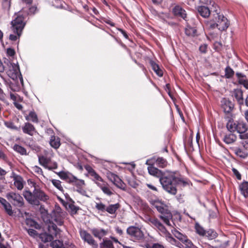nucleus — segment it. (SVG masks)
<instances>
[{"mask_svg": "<svg viewBox=\"0 0 248 248\" xmlns=\"http://www.w3.org/2000/svg\"><path fill=\"white\" fill-rule=\"evenodd\" d=\"M155 160V158H153L146 161V164L149 165L148 170L149 174L159 177L160 182L163 188L168 193L175 195L177 191L176 185L183 184L185 185L184 181L175 172L166 171L163 173L152 164V161Z\"/></svg>", "mask_w": 248, "mask_h": 248, "instance_id": "obj_1", "label": "nucleus"}, {"mask_svg": "<svg viewBox=\"0 0 248 248\" xmlns=\"http://www.w3.org/2000/svg\"><path fill=\"white\" fill-rule=\"evenodd\" d=\"M88 174L92 177V180L106 195L110 196L113 194V192L109 186L108 184L89 165L84 167Z\"/></svg>", "mask_w": 248, "mask_h": 248, "instance_id": "obj_2", "label": "nucleus"}, {"mask_svg": "<svg viewBox=\"0 0 248 248\" xmlns=\"http://www.w3.org/2000/svg\"><path fill=\"white\" fill-rule=\"evenodd\" d=\"M151 203L155 206L157 211L161 214L159 218L169 227H172L170 223L172 216L169 210L168 206L159 200H152Z\"/></svg>", "mask_w": 248, "mask_h": 248, "instance_id": "obj_3", "label": "nucleus"}, {"mask_svg": "<svg viewBox=\"0 0 248 248\" xmlns=\"http://www.w3.org/2000/svg\"><path fill=\"white\" fill-rule=\"evenodd\" d=\"M25 25L24 17L20 14H16L14 16V19L11 21V30L16 35L10 34L9 39L11 41H16L19 38Z\"/></svg>", "mask_w": 248, "mask_h": 248, "instance_id": "obj_4", "label": "nucleus"}, {"mask_svg": "<svg viewBox=\"0 0 248 248\" xmlns=\"http://www.w3.org/2000/svg\"><path fill=\"white\" fill-rule=\"evenodd\" d=\"M149 222L154 226L161 235L166 237V240L172 245L178 246L176 243V240L173 238L170 234L168 232L164 226L155 217H151L149 219Z\"/></svg>", "mask_w": 248, "mask_h": 248, "instance_id": "obj_5", "label": "nucleus"}, {"mask_svg": "<svg viewBox=\"0 0 248 248\" xmlns=\"http://www.w3.org/2000/svg\"><path fill=\"white\" fill-rule=\"evenodd\" d=\"M52 156L53 153L52 151H45L44 155L38 156L40 164L49 170L57 169L58 167L57 163L56 162L51 161Z\"/></svg>", "mask_w": 248, "mask_h": 248, "instance_id": "obj_6", "label": "nucleus"}, {"mask_svg": "<svg viewBox=\"0 0 248 248\" xmlns=\"http://www.w3.org/2000/svg\"><path fill=\"white\" fill-rule=\"evenodd\" d=\"M226 127L230 132L236 131L239 133L247 132L248 130L247 124L242 121L229 120L227 123Z\"/></svg>", "mask_w": 248, "mask_h": 248, "instance_id": "obj_7", "label": "nucleus"}, {"mask_svg": "<svg viewBox=\"0 0 248 248\" xmlns=\"http://www.w3.org/2000/svg\"><path fill=\"white\" fill-rule=\"evenodd\" d=\"M48 231L51 234L45 232L40 235L41 240L45 243L50 242L53 240V234L57 237L60 232V230L57 228L56 225L53 224L51 226H48Z\"/></svg>", "mask_w": 248, "mask_h": 248, "instance_id": "obj_8", "label": "nucleus"}, {"mask_svg": "<svg viewBox=\"0 0 248 248\" xmlns=\"http://www.w3.org/2000/svg\"><path fill=\"white\" fill-rule=\"evenodd\" d=\"M9 77L14 80L19 78L21 84H23V78L20 72L19 67L17 63H10L9 70L7 72Z\"/></svg>", "mask_w": 248, "mask_h": 248, "instance_id": "obj_9", "label": "nucleus"}, {"mask_svg": "<svg viewBox=\"0 0 248 248\" xmlns=\"http://www.w3.org/2000/svg\"><path fill=\"white\" fill-rule=\"evenodd\" d=\"M127 234L131 238L136 240H140L144 238V233L141 229L139 227L131 226L127 228Z\"/></svg>", "mask_w": 248, "mask_h": 248, "instance_id": "obj_10", "label": "nucleus"}, {"mask_svg": "<svg viewBox=\"0 0 248 248\" xmlns=\"http://www.w3.org/2000/svg\"><path fill=\"white\" fill-rule=\"evenodd\" d=\"M6 197L9 202L15 206L22 207L24 205L23 199L18 193L11 192L6 194Z\"/></svg>", "mask_w": 248, "mask_h": 248, "instance_id": "obj_11", "label": "nucleus"}, {"mask_svg": "<svg viewBox=\"0 0 248 248\" xmlns=\"http://www.w3.org/2000/svg\"><path fill=\"white\" fill-rule=\"evenodd\" d=\"M66 213L62 211L59 206H56L53 212L52 218L59 225H62L63 223V219L65 217Z\"/></svg>", "mask_w": 248, "mask_h": 248, "instance_id": "obj_12", "label": "nucleus"}, {"mask_svg": "<svg viewBox=\"0 0 248 248\" xmlns=\"http://www.w3.org/2000/svg\"><path fill=\"white\" fill-rule=\"evenodd\" d=\"M215 20L217 22V28L221 31L226 30L229 26V23L227 19L223 15H217L215 17Z\"/></svg>", "mask_w": 248, "mask_h": 248, "instance_id": "obj_13", "label": "nucleus"}, {"mask_svg": "<svg viewBox=\"0 0 248 248\" xmlns=\"http://www.w3.org/2000/svg\"><path fill=\"white\" fill-rule=\"evenodd\" d=\"M80 235L84 242H87L93 248H96L97 247V244L89 233L84 230H80Z\"/></svg>", "mask_w": 248, "mask_h": 248, "instance_id": "obj_14", "label": "nucleus"}, {"mask_svg": "<svg viewBox=\"0 0 248 248\" xmlns=\"http://www.w3.org/2000/svg\"><path fill=\"white\" fill-rule=\"evenodd\" d=\"M23 196L25 199L30 204L34 205H39L40 202H38L37 196L34 193V189L32 192H31L29 190H25L23 192Z\"/></svg>", "mask_w": 248, "mask_h": 248, "instance_id": "obj_15", "label": "nucleus"}, {"mask_svg": "<svg viewBox=\"0 0 248 248\" xmlns=\"http://www.w3.org/2000/svg\"><path fill=\"white\" fill-rule=\"evenodd\" d=\"M33 186L34 187V193L36 194L38 202L40 201L46 202L49 199V196L40 188H37L36 184L33 183Z\"/></svg>", "mask_w": 248, "mask_h": 248, "instance_id": "obj_16", "label": "nucleus"}, {"mask_svg": "<svg viewBox=\"0 0 248 248\" xmlns=\"http://www.w3.org/2000/svg\"><path fill=\"white\" fill-rule=\"evenodd\" d=\"M107 177L116 186L120 188L122 186V180L117 175L109 171L107 173Z\"/></svg>", "mask_w": 248, "mask_h": 248, "instance_id": "obj_17", "label": "nucleus"}, {"mask_svg": "<svg viewBox=\"0 0 248 248\" xmlns=\"http://www.w3.org/2000/svg\"><path fill=\"white\" fill-rule=\"evenodd\" d=\"M221 107L226 113L230 112L234 108V104L227 98H224L221 100Z\"/></svg>", "mask_w": 248, "mask_h": 248, "instance_id": "obj_18", "label": "nucleus"}, {"mask_svg": "<svg viewBox=\"0 0 248 248\" xmlns=\"http://www.w3.org/2000/svg\"><path fill=\"white\" fill-rule=\"evenodd\" d=\"M231 149L233 152L236 155L240 158H246L248 156V153L245 150L238 147H232L231 148Z\"/></svg>", "mask_w": 248, "mask_h": 248, "instance_id": "obj_19", "label": "nucleus"}, {"mask_svg": "<svg viewBox=\"0 0 248 248\" xmlns=\"http://www.w3.org/2000/svg\"><path fill=\"white\" fill-rule=\"evenodd\" d=\"M22 130L24 133L27 134L30 136H32L35 132V129L34 126L30 123H26L22 127Z\"/></svg>", "mask_w": 248, "mask_h": 248, "instance_id": "obj_20", "label": "nucleus"}, {"mask_svg": "<svg viewBox=\"0 0 248 248\" xmlns=\"http://www.w3.org/2000/svg\"><path fill=\"white\" fill-rule=\"evenodd\" d=\"M57 174L61 179L65 180L69 183H71L72 179H74V175L68 172L60 171L57 173Z\"/></svg>", "mask_w": 248, "mask_h": 248, "instance_id": "obj_21", "label": "nucleus"}, {"mask_svg": "<svg viewBox=\"0 0 248 248\" xmlns=\"http://www.w3.org/2000/svg\"><path fill=\"white\" fill-rule=\"evenodd\" d=\"M198 12L199 14L204 18L208 17L210 15V10L209 8L204 6L198 7Z\"/></svg>", "mask_w": 248, "mask_h": 248, "instance_id": "obj_22", "label": "nucleus"}, {"mask_svg": "<svg viewBox=\"0 0 248 248\" xmlns=\"http://www.w3.org/2000/svg\"><path fill=\"white\" fill-rule=\"evenodd\" d=\"M239 189L241 194L245 197H248V182L245 181L240 184Z\"/></svg>", "mask_w": 248, "mask_h": 248, "instance_id": "obj_23", "label": "nucleus"}, {"mask_svg": "<svg viewBox=\"0 0 248 248\" xmlns=\"http://www.w3.org/2000/svg\"><path fill=\"white\" fill-rule=\"evenodd\" d=\"M237 140L236 136L233 133H229L225 135L223 139V140L226 144H232L235 142Z\"/></svg>", "mask_w": 248, "mask_h": 248, "instance_id": "obj_24", "label": "nucleus"}, {"mask_svg": "<svg viewBox=\"0 0 248 248\" xmlns=\"http://www.w3.org/2000/svg\"><path fill=\"white\" fill-rule=\"evenodd\" d=\"M92 232L95 237L99 239H101L107 233V231L102 229H93Z\"/></svg>", "mask_w": 248, "mask_h": 248, "instance_id": "obj_25", "label": "nucleus"}, {"mask_svg": "<svg viewBox=\"0 0 248 248\" xmlns=\"http://www.w3.org/2000/svg\"><path fill=\"white\" fill-rule=\"evenodd\" d=\"M173 12L175 15L181 17L184 19L186 17L185 11L179 6H176L173 9Z\"/></svg>", "mask_w": 248, "mask_h": 248, "instance_id": "obj_26", "label": "nucleus"}, {"mask_svg": "<svg viewBox=\"0 0 248 248\" xmlns=\"http://www.w3.org/2000/svg\"><path fill=\"white\" fill-rule=\"evenodd\" d=\"M150 64L152 68V69L156 73V74L159 77H162L163 74V71L159 67V65L156 64L155 62L151 61H150Z\"/></svg>", "mask_w": 248, "mask_h": 248, "instance_id": "obj_27", "label": "nucleus"}, {"mask_svg": "<svg viewBox=\"0 0 248 248\" xmlns=\"http://www.w3.org/2000/svg\"><path fill=\"white\" fill-rule=\"evenodd\" d=\"M14 185L18 189L21 190L23 188V179L19 176L16 175L14 178Z\"/></svg>", "mask_w": 248, "mask_h": 248, "instance_id": "obj_28", "label": "nucleus"}, {"mask_svg": "<svg viewBox=\"0 0 248 248\" xmlns=\"http://www.w3.org/2000/svg\"><path fill=\"white\" fill-rule=\"evenodd\" d=\"M120 207V204L118 203L110 204L106 208V211L110 214H114Z\"/></svg>", "mask_w": 248, "mask_h": 248, "instance_id": "obj_29", "label": "nucleus"}, {"mask_svg": "<svg viewBox=\"0 0 248 248\" xmlns=\"http://www.w3.org/2000/svg\"><path fill=\"white\" fill-rule=\"evenodd\" d=\"M210 10V14L211 13H215V14H213L215 17L216 16H217V15H221V14H220V9L218 5L215 3L214 2H213V4H212V6L210 8H209Z\"/></svg>", "mask_w": 248, "mask_h": 248, "instance_id": "obj_30", "label": "nucleus"}, {"mask_svg": "<svg viewBox=\"0 0 248 248\" xmlns=\"http://www.w3.org/2000/svg\"><path fill=\"white\" fill-rule=\"evenodd\" d=\"M74 179H72L71 183H72L74 185L80 188L85 186V184L83 180L78 179L75 176H74Z\"/></svg>", "mask_w": 248, "mask_h": 248, "instance_id": "obj_31", "label": "nucleus"}, {"mask_svg": "<svg viewBox=\"0 0 248 248\" xmlns=\"http://www.w3.org/2000/svg\"><path fill=\"white\" fill-rule=\"evenodd\" d=\"M216 248H227L229 246V241H222L219 239H217L215 241Z\"/></svg>", "mask_w": 248, "mask_h": 248, "instance_id": "obj_32", "label": "nucleus"}, {"mask_svg": "<svg viewBox=\"0 0 248 248\" xmlns=\"http://www.w3.org/2000/svg\"><path fill=\"white\" fill-rule=\"evenodd\" d=\"M239 134L240 139L246 140L244 142H242L244 147L246 149L248 148V133L244 132L242 133H240Z\"/></svg>", "mask_w": 248, "mask_h": 248, "instance_id": "obj_33", "label": "nucleus"}, {"mask_svg": "<svg viewBox=\"0 0 248 248\" xmlns=\"http://www.w3.org/2000/svg\"><path fill=\"white\" fill-rule=\"evenodd\" d=\"M50 145L55 148L57 149L60 145V140L59 138H56L54 136L51 137L50 140Z\"/></svg>", "mask_w": 248, "mask_h": 248, "instance_id": "obj_34", "label": "nucleus"}, {"mask_svg": "<svg viewBox=\"0 0 248 248\" xmlns=\"http://www.w3.org/2000/svg\"><path fill=\"white\" fill-rule=\"evenodd\" d=\"M101 248H114L112 242L108 239H104L102 243L100 244Z\"/></svg>", "mask_w": 248, "mask_h": 248, "instance_id": "obj_35", "label": "nucleus"}, {"mask_svg": "<svg viewBox=\"0 0 248 248\" xmlns=\"http://www.w3.org/2000/svg\"><path fill=\"white\" fill-rule=\"evenodd\" d=\"M156 164L159 167L164 168L167 165V161L163 157H158L156 160Z\"/></svg>", "mask_w": 248, "mask_h": 248, "instance_id": "obj_36", "label": "nucleus"}, {"mask_svg": "<svg viewBox=\"0 0 248 248\" xmlns=\"http://www.w3.org/2000/svg\"><path fill=\"white\" fill-rule=\"evenodd\" d=\"M204 236H206L210 239H213L217 237V233L214 230L209 229L206 231H205Z\"/></svg>", "mask_w": 248, "mask_h": 248, "instance_id": "obj_37", "label": "nucleus"}, {"mask_svg": "<svg viewBox=\"0 0 248 248\" xmlns=\"http://www.w3.org/2000/svg\"><path fill=\"white\" fill-rule=\"evenodd\" d=\"M13 149L15 151L20 154L22 155H26V149L21 146L16 144L14 145Z\"/></svg>", "mask_w": 248, "mask_h": 248, "instance_id": "obj_38", "label": "nucleus"}, {"mask_svg": "<svg viewBox=\"0 0 248 248\" xmlns=\"http://www.w3.org/2000/svg\"><path fill=\"white\" fill-rule=\"evenodd\" d=\"M27 120H31L33 122L37 123L38 118L36 114L34 111L30 112L29 115L26 118Z\"/></svg>", "mask_w": 248, "mask_h": 248, "instance_id": "obj_39", "label": "nucleus"}, {"mask_svg": "<svg viewBox=\"0 0 248 248\" xmlns=\"http://www.w3.org/2000/svg\"><path fill=\"white\" fill-rule=\"evenodd\" d=\"M195 228L198 234L200 235L204 236L205 230L198 223H196Z\"/></svg>", "mask_w": 248, "mask_h": 248, "instance_id": "obj_40", "label": "nucleus"}, {"mask_svg": "<svg viewBox=\"0 0 248 248\" xmlns=\"http://www.w3.org/2000/svg\"><path fill=\"white\" fill-rule=\"evenodd\" d=\"M51 182L53 185L56 187L60 191L63 192V188L61 185V182L60 180L56 179H52Z\"/></svg>", "mask_w": 248, "mask_h": 248, "instance_id": "obj_41", "label": "nucleus"}, {"mask_svg": "<svg viewBox=\"0 0 248 248\" xmlns=\"http://www.w3.org/2000/svg\"><path fill=\"white\" fill-rule=\"evenodd\" d=\"M3 207L5 212L9 216H12L13 215L14 212L12 210V206L8 202L3 206Z\"/></svg>", "mask_w": 248, "mask_h": 248, "instance_id": "obj_42", "label": "nucleus"}, {"mask_svg": "<svg viewBox=\"0 0 248 248\" xmlns=\"http://www.w3.org/2000/svg\"><path fill=\"white\" fill-rule=\"evenodd\" d=\"M174 236L179 240L181 241L184 244H185L186 242V237L183 235L182 233H181L179 232L178 231L175 230L174 232H173Z\"/></svg>", "mask_w": 248, "mask_h": 248, "instance_id": "obj_43", "label": "nucleus"}, {"mask_svg": "<svg viewBox=\"0 0 248 248\" xmlns=\"http://www.w3.org/2000/svg\"><path fill=\"white\" fill-rule=\"evenodd\" d=\"M63 245L62 241L59 240H56L52 241L50 244V246L52 248H61Z\"/></svg>", "mask_w": 248, "mask_h": 248, "instance_id": "obj_44", "label": "nucleus"}, {"mask_svg": "<svg viewBox=\"0 0 248 248\" xmlns=\"http://www.w3.org/2000/svg\"><path fill=\"white\" fill-rule=\"evenodd\" d=\"M26 224L30 227H33L35 228H38L39 225L33 219L30 218H27L25 221Z\"/></svg>", "mask_w": 248, "mask_h": 248, "instance_id": "obj_45", "label": "nucleus"}, {"mask_svg": "<svg viewBox=\"0 0 248 248\" xmlns=\"http://www.w3.org/2000/svg\"><path fill=\"white\" fill-rule=\"evenodd\" d=\"M234 75V71L229 66L225 68V77L226 78H231Z\"/></svg>", "mask_w": 248, "mask_h": 248, "instance_id": "obj_46", "label": "nucleus"}, {"mask_svg": "<svg viewBox=\"0 0 248 248\" xmlns=\"http://www.w3.org/2000/svg\"><path fill=\"white\" fill-rule=\"evenodd\" d=\"M197 30L194 28L189 27L187 26V35L194 36L196 35Z\"/></svg>", "mask_w": 248, "mask_h": 248, "instance_id": "obj_47", "label": "nucleus"}, {"mask_svg": "<svg viewBox=\"0 0 248 248\" xmlns=\"http://www.w3.org/2000/svg\"><path fill=\"white\" fill-rule=\"evenodd\" d=\"M242 93L238 91L234 93V96L235 98L237 99L238 102H243V97H242Z\"/></svg>", "mask_w": 248, "mask_h": 248, "instance_id": "obj_48", "label": "nucleus"}, {"mask_svg": "<svg viewBox=\"0 0 248 248\" xmlns=\"http://www.w3.org/2000/svg\"><path fill=\"white\" fill-rule=\"evenodd\" d=\"M236 75L238 79L239 83L241 84H242V83L245 82V80H247L246 77L241 73H237Z\"/></svg>", "mask_w": 248, "mask_h": 248, "instance_id": "obj_49", "label": "nucleus"}, {"mask_svg": "<svg viewBox=\"0 0 248 248\" xmlns=\"http://www.w3.org/2000/svg\"><path fill=\"white\" fill-rule=\"evenodd\" d=\"M11 0H2V6L7 10H9L11 6Z\"/></svg>", "mask_w": 248, "mask_h": 248, "instance_id": "obj_50", "label": "nucleus"}, {"mask_svg": "<svg viewBox=\"0 0 248 248\" xmlns=\"http://www.w3.org/2000/svg\"><path fill=\"white\" fill-rule=\"evenodd\" d=\"M69 209L72 215L76 214L77 213L78 210V208L77 207H76L73 204H70L69 205Z\"/></svg>", "mask_w": 248, "mask_h": 248, "instance_id": "obj_51", "label": "nucleus"}, {"mask_svg": "<svg viewBox=\"0 0 248 248\" xmlns=\"http://www.w3.org/2000/svg\"><path fill=\"white\" fill-rule=\"evenodd\" d=\"M95 208L98 210L102 211H104L106 209L105 204L101 202L96 203L95 204Z\"/></svg>", "mask_w": 248, "mask_h": 248, "instance_id": "obj_52", "label": "nucleus"}, {"mask_svg": "<svg viewBox=\"0 0 248 248\" xmlns=\"http://www.w3.org/2000/svg\"><path fill=\"white\" fill-rule=\"evenodd\" d=\"M32 170L38 174L43 175V172L41 168L38 166H35L32 167Z\"/></svg>", "mask_w": 248, "mask_h": 248, "instance_id": "obj_53", "label": "nucleus"}, {"mask_svg": "<svg viewBox=\"0 0 248 248\" xmlns=\"http://www.w3.org/2000/svg\"><path fill=\"white\" fill-rule=\"evenodd\" d=\"M28 232L30 236L33 237L37 236L38 235L37 232L35 230L31 229H29L28 230Z\"/></svg>", "mask_w": 248, "mask_h": 248, "instance_id": "obj_54", "label": "nucleus"}, {"mask_svg": "<svg viewBox=\"0 0 248 248\" xmlns=\"http://www.w3.org/2000/svg\"><path fill=\"white\" fill-rule=\"evenodd\" d=\"M5 125L9 128L17 130V128L12 122H6Z\"/></svg>", "mask_w": 248, "mask_h": 248, "instance_id": "obj_55", "label": "nucleus"}, {"mask_svg": "<svg viewBox=\"0 0 248 248\" xmlns=\"http://www.w3.org/2000/svg\"><path fill=\"white\" fill-rule=\"evenodd\" d=\"M207 45L203 44L200 46L199 50L202 53H205L207 51Z\"/></svg>", "mask_w": 248, "mask_h": 248, "instance_id": "obj_56", "label": "nucleus"}, {"mask_svg": "<svg viewBox=\"0 0 248 248\" xmlns=\"http://www.w3.org/2000/svg\"><path fill=\"white\" fill-rule=\"evenodd\" d=\"M232 170V171H233L234 174L236 176L237 179L238 180H241V175L239 172V171L236 169H235L234 168H233Z\"/></svg>", "mask_w": 248, "mask_h": 248, "instance_id": "obj_57", "label": "nucleus"}, {"mask_svg": "<svg viewBox=\"0 0 248 248\" xmlns=\"http://www.w3.org/2000/svg\"><path fill=\"white\" fill-rule=\"evenodd\" d=\"M7 54L9 56H13L15 54V51L13 49L9 48L7 49Z\"/></svg>", "mask_w": 248, "mask_h": 248, "instance_id": "obj_58", "label": "nucleus"}, {"mask_svg": "<svg viewBox=\"0 0 248 248\" xmlns=\"http://www.w3.org/2000/svg\"><path fill=\"white\" fill-rule=\"evenodd\" d=\"M209 217L210 219L215 218L217 217V214L213 211L209 210Z\"/></svg>", "mask_w": 248, "mask_h": 248, "instance_id": "obj_59", "label": "nucleus"}, {"mask_svg": "<svg viewBox=\"0 0 248 248\" xmlns=\"http://www.w3.org/2000/svg\"><path fill=\"white\" fill-rule=\"evenodd\" d=\"M187 248H198L193 245L192 242L189 240L187 239Z\"/></svg>", "mask_w": 248, "mask_h": 248, "instance_id": "obj_60", "label": "nucleus"}, {"mask_svg": "<svg viewBox=\"0 0 248 248\" xmlns=\"http://www.w3.org/2000/svg\"><path fill=\"white\" fill-rule=\"evenodd\" d=\"M5 99V94L4 93L3 90L0 88V99L4 100Z\"/></svg>", "mask_w": 248, "mask_h": 248, "instance_id": "obj_61", "label": "nucleus"}, {"mask_svg": "<svg viewBox=\"0 0 248 248\" xmlns=\"http://www.w3.org/2000/svg\"><path fill=\"white\" fill-rule=\"evenodd\" d=\"M222 46V44L220 42H216L214 43L215 49H217V48H220Z\"/></svg>", "mask_w": 248, "mask_h": 248, "instance_id": "obj_62", "label": "nucleus"}, {"mask_svg": "<svg viewBox=\"0 0 248 248\" xmlns=\"http://www.w3.org/2000/svg\"><path fill=\"white\" fill-rule=\"evenodd\" d=\"M7 202H8L5 199L1 197H0V203L2 205V206H4L6 203H7Z\"/></svg>", "mask_w": 248, "mask_h": 248, "instance_id": "obj_63", "label": "nucleus"}, {"mask_svg": "<svg viewBox=\"0 0 248 248\" xmlns=\"http://www.w3.org/2000/svg\"><path fill=\"white\" fill-rule=\"evenodd\" d=\"M152 248H164V247L158 244H154L153 245Z\"/></svg>", "mask_w": 248, "mask_h": 248, "instance_id": "obj_64", "label": "nucleus"}]
</instances>
